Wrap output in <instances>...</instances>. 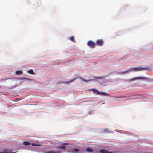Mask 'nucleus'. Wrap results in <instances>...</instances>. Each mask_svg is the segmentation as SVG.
Listing matches in <instances>:
<instances>
[{
  "mask_svg": "<svg viewBox=\"0 0 153 153\" xmlns=\"http://www.w3.org/2000/svg\"><path fill=\"white\" fill-rule=\"evenodd\" d=\"M80 79H81L82 81H83L85 82H87V81L85 80V79H83L82 77H80Z\"/></svg>",
  "mask_w": 153,
  "mask_h": 153,
  "instance_id": "19",
  "label": "nucleus"
},
{
  "mask_svg": "<svg viewBox=\"0 0 153 153\" xmlns=\"http://www.w3.org/2000/svg\"><path fill=\"white\" fill-rule=\"evenodd\" d=\"M3 152L1 153H16V152H12L11 150L9 149H4L3 150Z\"/></svg>",
  "mask_w": 153,
  "mask_h": 153,
  "instance_id": "8",
  "label": "nucleus"
},
{
  "mask_svg": "<svg viewBox=\"0 0 153 153\" xmlns=\"http://www.w3.org/2000/svg\"><path fill=\"white\" fill-rule=\"evenodd\" d=\"M100 95L104 96H107L108 95V94L105 92H101L100 93Z\"/></svg>",
  "mask_w": 153,
  "mask_h": 153,
  "instance_id": "18",
  "label": "nucleus"
},
{
  "mask_svg": "<svg viewBox=\"0 0 153 153\" xmlns=\"http://www.w3.org/2000/svg\"><path fill=\"white\" fill-rule=\"evenodd\" d=\"M91 90L93 91L94 93L100 95V93L98 90L95 89H92Z\"/></svg>",
  "mask_w": 153,
  "mask_h": 153,
  "instance_id": "10",
  "label": "nucleus"
},
{
  "mask_svg": "<svg viewBox=\"0 0 153 153\" xmlns=\"http://www.w3.org/2000/svg\"><path fill=\"white\" fill-rule=\"evenodd\" d=\"M76 78H75V79H73V80H71V81H69V82H64L63 83H64V84H68V83H69L70 82H73V81H74V80H76Z\"/></svg>",
  "mask_w": 153,
  "mask_h": 153,
  "instance_id": "17",
  "label": "nucleus"
},
{
  "mask_svg": "<svg viewBox=\"0 0 153 153\" xmlns=\"http://www.w3.org/2000/svg\"><path fill=\"white\" fill-rule=\"evenodd\" d=\"M62 152L61 151H55L54 150L50 151H47L45 153H61Z\"/></svg>",
  "mask_w": 153,
  "mask_h": 153,
  "instance_id": "11",
  "label": "nucleus"
},
{
  "mask_svg": "<svg viewBox=\"0 0 153 153\" xmlns=\"http://www.w3.org/2000/svg\"><path fill=\"white\" fill-rule=\"evenodd\" d=\"M146 79V78L143 77H134L133 78H132L131 79H130V80H129V82H132L134 81H135L137 80H139V79H141V80H143L145 79Z\"/></svg>",
  "mask_w": 153,
  "mask_h": 153,
  "instance_id": "3",
  "label": "nucleus"
},
{
  "mask_svg": "<svg viewBox=\"0 0 153 153\" xmlns=\"http://www.w3.org/2000/svg\"><path fill=\"white\" fill-rule=\"evenodd\" d=\"M69 39L73 42H75V41L74 40V38L73 36H71L69 38Z\"/></svg>",
  "mask_w": 153,
  "mask_h": 153,
  "instance_id": "15",
  "label": "nucleus"
},
{
  "mask_svg": "<svg viewBox=\"0 0 153 153\" xmlns=\"http://www.w3.org/2000/svg\"><path fill=\"white\" fill-rule=\"evenodd\" d=\"M87 45L92 48H94L96 45V44L93 41L90 40L87 42Z\"/></svg>",
  "mask_w": 153,
  "mask_h": 153,
  "instance_id": "1",
  "label": "nucleus"
},
{
  "mask_svg": "<svg viewBox=\"0 0 153 153\" xmlns=\"http://www.w3.org/2000/svg\"><path fill=\"white\" fill-rule=\"evenodd\" d=\"M130 69H131L130 68L129 69H127L125 71H124L120 72V74H124L128 72L130 70Z\"/></svg>",
  "mask_w": 153,
  "mask_h": 153,
  "instance_id": "14",
  "label": "nucleus"
},
{
  "mask_svg": "<svg viewBox=\"0 0 153 153\" xmlns=\"http://www.w3.org/2000/svg\"><path fill=\"white\" fill-rule=\"evenodd\" d=\"M23 73V72L22 70H18L16 72V75H20Z\"/></svg>",
  "mask_w": 153,
  "mask_h": 153,
  "instance_id": "12",
  "label": "nucleus"
},
{
  "mask_svg": "<svg viewBox=\"0 0 153 153\" xmlns=\"http://www.w3.org/2000/svg\"><path fill=\"white\" fill-rule=\"evenodd\" d=\"M31 144L33 146H41L39 144H35L33 143H30L29 142L27 141H24L23 142V145L25 146L29 145Z\"/></svg>",
  "mask_w": 153,
  "mask_h": 153,
  "instance_id": "2",
  "label": "nucleus"
},
{
  "mask_svg": "<svg viewBox=\"0 0 153 153\" xmlns=\"http://www.w3.org/2000/svg\"><path fill=\"white\" fill-rule=\"evenodd\" d=\"M108 130L107 129H105L104 130V131L105 132H106V131H107Z\"/></svg>",
  "mask_w": 153,
  "mask_h": 153,
  "instance_id": "21",
  "label": "nucleus"
},
{
  "mask_svg": "<svg viewBox=\"0 0 153 153\" xmlns=\"http://www.w3.org/2000/svg\"><path fill=\"white\" fill-rule=\"evenodd\" d=\"M130 69H132L134 71H137L143 70L144 69V68L141 67H138L136 68H131Z\"/></svg>",
  "mask_w": 153,
  "mask_h": 153,
  "instance_id": "6",
  "label": "nucleus"
},
{
  "mask_svg": "<svg viewBox=\"0 0 153 153\" xmlns=\"http://www.w3.org/2000/svg\"><path fill=\"white\" fill-rule=\"evenodd\" d=\"M100 153H116L115 151H109L105 149H102L100 151Z\"/></svg>",
  "mask_w": 153,
  "mask_h": 153,
  "instance_id": "7",
  "label": "nucleus"
},
{
  "mask_svg": "<svg viewBox=\"0 0 153 153\" xmlns=\"http://www.w3.org/2000/svg\"><path fill=\"white\" fill-rule=\"evenodd\" d=\"M28 72L31 74H34V72L32 69H30L28 71Z\"/></svg>",
  "mask_w": 153,
  "mask_h": 153,
  "instance_id": "16",
  "label": "nucleus"
},
{
  "mask_svg": "<svg viewBox=\"0 0 153 153\" xmlns=\"http://www.w3.org/2000/svg\"><path fill=\"white\" fill-rule=\"evenodd\" d=\"M98 79H101V78H102V77H101V76H99V77H98Z\"/></svg>",
  "mask_w": 153,
  "mask_h": 153,
  "instance_id": "22",
  "label": "nucleus"
},
{
  "mask_svg": "<svg viewBox=\"0 0 153 153\" xmlns=\"http://www.w3.org/2000/svg\"><path fill=\"white\" fill-rule=\"evenodd\" d=\"M0 153H1V152H0Z\"/></svg>",
  "mask_w": 153,
  "mask_h": 153,
  "instance_id": "23",
  "label": "nucleus"
},
{
  "mask_svg": "<svg viewBox=\"0 0 153 153\" xmlns=\"http://www.w3.org/2000/svg\"><path fill=\"white\" fill-rule=\"evenodd\" d=\"M22 79H24L25 80H28L29 79H28V78H22Z\"/></svg>",
  "mask_w": 153,
  "mask_h": 153,
  "instance_id": "20",
  "label": "nucleus"
},
{
  "mask_svg": "<svg viewBox=\"0 0 153 153\" xmlns=\"http://www.w3.org/2000/svg\"><path fill=\"white\" fill-rule=\"evenodd\" d=\"M93 150L90 148H88L86 149V151L88 152H92Z\"/></svg>",
  "mask_w": 153,
  "mask_h": 153,
  "instance_id": "13",
  "label": "nucleus"
},
{
  "mask_svg": "<svg viewBox=\"0 0 153 153\" xmlns=\"http://www.w3.org/2000/svg\"><path fill=\"white\" fill-rule=\"evenodd\" d=\"M104 43L102 39H99L96 40L95 43L96 45L98 46H102Z\"/></svg>",
  "mask_w": 153,
  "mask_h": 153,
  "instance_id": "4",
  "label": "nucleus"
},
{
  "mask_svg": "<svg viewBox=\"0 0 153 153\" xmlns=\"http://www.w3.org/2000/svg\"><path fill=\"white\" fill-rule=\"evenodd\" d=\"M68 144V143H65V144H64L63 145L60 146H59L58 148L60 149H65V145H66Z\"/></svg>",
  "mask_w": 153,
  "mask_h": 153,
  "instance_id": "9",
  "label": "nucleus"
},
{
  "mask_svg": "<svg viewBox=\"0 0 153 153\" xmlns=\"http://www.w3.org/2000/svg\"><path fill=\"white\" fill-rule=\"evenodd\" d=\"M69 152L71 153H82V151L77 149L75 148L71 150Z\"/></svg>",
  "mask_w": 153,
  "mask_h": 153,
  "instance_id": "5",
  "label": "nucleus"
}]
</instances>
